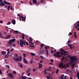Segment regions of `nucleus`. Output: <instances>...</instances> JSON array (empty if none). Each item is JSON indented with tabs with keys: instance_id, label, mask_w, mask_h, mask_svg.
Masks as SVG:
<instances>
[{
	"instance_id": "obj_19",
	"label": "nucleus",
	"mask_w": 79,
	"mask_h": 79,
	"mask_svg": "<svg viewBox=\"0 0 79 79\" xmlns=\"http://www.w3.org/2000/svg\"><path fill=\"white\" fill-rule=\"evenodd\" d=\"M22 79H26V77L25 76H21Z\"/></svg>"
},
{
	"instance_id": "obj_8",
	"label": "nucleus",
	"mask_w": 79,
	"mask_h": 79,
	"mask_svg": "<svg viewBox=\"0 0 79 79\" xmlns=\"http://www.w3.org/2000/svg\"><path fill=\"white\" fill-rule=\"evenodd\" d=\"M12 23L13 25H15L16 24V21L15 19L12 20Z\"/></svg>"
},
{
	"instance_id": "obj_3",
	"label": "nucleus",
	"mask_w": 79,
	"mask_h": 79,
	"mask_svg": "<svg viewBox=\"0 0 79 79\" xmlns=\"http://www.w3.org/2000/svg\"><path fill=\"white\" fill-rule=\"evenodd\" d=\"M19 42V45L21 47H23V45H25V42L23 40H21Z\"/></svg>"
},
{
	"instance_id": "obj_35",
	"label": "nucleus",
	"mask_w": 79,
	"mask_h": 79,
	"mask_svg": "<svg viewBox=\"0 0 79 79\" xmlns=\"http://www.w3.org/2000/svg\"><path fill=\"white\" fill-rule=\"evenodd\" d=\"M48 48H49V46H45V49H48Z\"/></svg>"
},
{
	"instance_id": "obj_42",
	"label": "nucleus",
	"mask_w": 79,
	"mask_h": 79,
	"mask_svg": "<svg viewBox=\"0 0 79 79\" xmlns=\"http://www.w3.org/2000/svg\"><path fill=\"white\" fill-rule=\"evenodd\" d=\"M14 50V48H11L10 50V52H12V51H13Z\"/></svg>"
},
{
	"instance_id": "obj_61",
	"label": "nucleus",
	"mask_w": 79,
	"mask_h": 79,
	"mask_svg": "<svg viewBox=\"0 0 79 79\" xmlns=\"http://www.w3.org/2000/svg\"><path fill=\"white\" fill-rule=\"evenodd\" d=\"M47 69H45L44 70V72H47Z\"/></svg>"
},
{
	"instance_id": "obj_14",
	"label": "nucleus",
	"mask_w": 79,
	"mask_h": 79,
	"mask_svg": "<svg viewBox=\"0 0 79 79\" xmlns=\"http://www.w3.org/2000/svg\"><path fill=\"white\" fill-rule=\"evenodd\" d=\"M23 62L24 63H25L26 64H27V60H26V59L25 58H23Z\"/></svg>"
},
{
	"instance_id": "obj_60",
	"label": "nucleus",
	"mask_w": 79,
	"mask_h": 79,
	"mask_svg": "<svg viewBox=\"0 0 79 79\" xmlns=\"http://www.w3.org/2000/svg\"><path fill=\"white\" fill-rule=\"evenodd\" d=\"M67 73H69V70L68 69V70H67Z\"/></svg>"
},
{
	"instance_id": "obj_33",
	"label": "nucleus",
	"mask_w": 79,
	"mask_h": 79,
	"mask_svg": "<svg viewBox=\"0 0 79 79\" xmlns=\"http://www.w3.org/2000/svg\"><path fill=\"white\" fill-rule=\"evenodd\" d=\"M11 36L10 35H8L7 36H6V39H9Z\"/></svg>"
},
{
	"instance_id": "obj_58",
	"label": "nucleus",
	"mask_w": 79,
	"mask_h": 79,
	"mask_svg": "<svg viewBox=\"0 0 79 79\" xmlns=\"http://www.w3.org/2000/svg\"><path fill=\"white\" fill-rule=\"evenodd\" d=\"M40 63H43V61L42 60H40Z\"/></svg>"
},
{
	"instance_id": "obj_31",
	"label": "nucleus",
	"mask_w": 79,
	"mask_h": 79,
	"mask_svg": "<svg viewBox=\"0 0 79 79\" xmlns=\"http://www.w3.org/2000/svg\"><path fill=\"white\" fill-rule=\"evenodd\" d=\"M65 58V56H63L61 60H64Z\"/></svg>"
},
{
	"instance_id": "obj_41",
	"label": "nucleus",
	"mask_w": 79,
	"mask_h": 79,
	"mask_svg": "<svg viewBox=\"0 0 79 79\" xmlns=\"http://www.w3.org/2000/svg\"><path fill=\"white\" fill-rule=\"evenodd\" d=\"M36 70V69H32V71H33L34 72H35Z\"/></svg>"
},
{
	"instance_id": "obj_38",
	"label": "nucleus",
	"mask_w": 79,
	"mask_h": 79,
	"mask_svg": "<svg viewBox=\"0 0 79 79\" xmlns=\"http://www.w3.org/2000/svg\"><path fill=\"white\" fill-rule=\"evenodd\" d=\"M30 46L32 48H34L35 47V46L34 45H31L30 44Z\"/></svg>"
},
{
	"instance_id": "obj_16",
	"label": "nucleus",
	"mask_w": 79,
	"mask_h": 79,
	"mask_svg": "<svg viewBox=\"0 0 79 79\" xmlns=\"http://www.w3.org/2000/svg\"><path fill=\"white\" fill-rule=\"evenodd\" d=\"M45 52L47 55H48V54H49L48 51V50H47V49H46L45 50Z\"/></svg>"
},
{
	"instance_id": "obj_40",
	"label": "nucleus",
	"mask_w": 79,
	"mask_h": 79,
	"mask_svg": "<svg viewBox=\"0 0 79 79\" xmlns=\"http://www.w3.org/2000/svg\"><path fill=\"white\" fill-rule=\"evenodd\" d=\"M69 47L71 49H73V46L71 45H70Z\"/></svg>"
},
{
	"instance_id": "obj_59",
	"label": "nucleus",
	"mask_w": 79,
	"mask_h": 79,
	"mask_svg": "<svg viewBox=\"0 0 79 79\" xmlns=\"http://www.w3.org/2000/svg\"><path fill=\"white\" fill-rule=\"evenodd\" d=\"M64 53H68V52H67L64 51Z\"/></svg>"
},
{
	"instance_id": "obj_11",
	"label": "nucleus",
	"mask_w": 79,
	"mask_h": 79,
	"mask_svg": "<svg viewBox=\"0 0 79 79\" xmlns=\"http://www.w3.org/2000/svg\"><path fill=\"white\" fill-rule=\"evenodd\" d=\"M1 54L2 55H5L6 54V52L5 51H2Z\"/></svg>"
},
{
	"instance_id": "obj_45",
	"label": "nucleus",
	"mask_w": 79,
	"mask_h": 79,
	"mask_svg": "<svg viewBox=\"0 0 79 79\" xmlns=\"http://www.w3.org/2000/svg\"><path fill=\"white\" fill-rule=\"evenodd\" d=\"M29 43L32 45H34V43L33 42H31V41H29Z\"/></svg>"
},
{
	"instance_id": "obj_5",
	"label": "nucleus",
	"mask_w": 79,
	"mask_h": 79,
	"mask_svg": "<svg viewBox=\"0 0 79 79\" xmlns=\"http://www.w3.org/2000/svg\"><path fill=\"white\" fill-rule=\"evenodd\" d=\"M8 77L10 78H13L14 77L13 74L11 73H8Z\"/></svg>"
},
{
	"instance_id": "obj_49",
	"label": "nucleus",
	"mask_w": 79,
	"mask_h": 79,
	"mask_svg": "<svg viewBox=\"0 0 79 79\" xmlns=\"http://www.w3.org/2000/svg\"><path fill=\"white\" fill-rule=\"evenodd\" d=\"M2 33L0 32V38H2Z\"/></svg>"
},
{
	"instance_id": "obj_25",
	"label": "nucleus",
	"mask_w": 79,
	"mask_h": 79,
	"mask_svg": "<svg viewBox=\"0 0 79 79\" xmlns=\"http://www.w3.org/2000/svg\"><path fill=\"white\" fill-rule=\"evenodd\" d=\"M76 24H77V23H75L74 24V27H75L76 29H77L78 27L77 26H76Z\"/></svg>"
},
{
	"instance_id": "obj_22",
	"label": "nucleus",
	"mask_w": 79,
	"mask_h": 79,
	"mask_svg": "<svg viewBox=\"0 0 79 79\" xmlns=\"http://www.w3.org/2000/svg\"><path fill=\"white\" fill-rule=\"evenodd\" d=\"M44 44H41L40 45V47H41V48H40L41 49L44 46Z\"/></svg>"
},
{
	"instance_id": "obj_52",
	"label": "nucleus",
	"mask_w": 79,
	"mask_h": 79,
	"mask_svg": "<svg viewBox=\"0 0 79 79\" xmlns=\"http://www.w3.org/2000/svg\"><path fill=\"white\" fill-rule=\"evenodd\" d=\"M51 54H53V50H51Z\"/></svg>"
},
{
	"instance_id": "obj_57",
	"label": "nucleus",
	"mask_w": 79,
	"mask_h": 79,
	"mask_svg": "<svg viewBox=\"0 0 79 79\" xmlns=\"http://www.w3.org/2000/svg\"><path fill=\"white\" fill-rule=\"evenodd\" d=\"M64 55L65 56L66 55V54H65L64 53L63 54L62 56H64Z\"/></svg>"
},
{
	"instance_id": "obj_39",
	"label": "nucleus",
	"mask_w": 79,
	"mask_h": 79,
	"mask_svg": "<svg viewBox=\"0 0 79 79\" xmlns=\"http://www.w3.org/2000/svg\"><path fill=\"white\" fill-rule=\"evenodd\" d=\"M47 79H50L51 78V77H50L49 76H47Z\"/></svg>"
},
{
	"instance_id": "obj_43",
	"label": "nucleus",
	"mask_w": 79,
	"mask_h": 79,
	"mask_svg": "<svg viewBox=\"0 0 79 79\" xmlns=\"http://www.w3.org/2000/svg\"><path fill=\"white\" fill-rule=\"evenodd\" d=\"M59 71V69H57L56 70V74H58V73Z\"/></svg>"
},
{
	"instance_id": "obj_28",
	"label": "nucleus",
	"mask_w": 79,
	"mask_h": 79,
	"mask_svg": "<svg viewBox=\"0 0 79 79\" xmlns=\"http://www.w3.org/2000/svg\"><path fill=\"white\" fill-rule=\"evenodd\" d=\"M64 53V51L62 50V51L61 52L60 54L61 55H63Z\"/></svg>"
},
{
	"instance_id": "obj_44",
	"label": "nucleus",
	"mask_w": 79,
	"mask_h": 79,
	"mask_svg": "<svg viewBox=\"0 0 79 79\" xmlns=\"http://www.w3.org/2000/svg\"><path fill=\"white\" fill-rule=\"evenodd\" d=\"M6 67L8 68L9 69V68H10V66L8 65H6Z\"/></svg>"
},
{
	"instance_id": "obj_32",
	"label": "nucleus",
	"mask_w": 79,
	"mask_h": 79,
	"mask_svg": "<svg viewBox=\"0 0 79 79\" xmlns=\"http://www.w3.org/2000/svg\"><path fill=\"white\" fill-rule=\"evenodd\" d=\"M10 6L8 5L7 8V11H9V10H10Z\"/></svg>"
},
{
	"instance_id": "obj_10",
	"label": "nucleus",
	"mask_w": 79,
	"mask_h": 79,
	"mask_svg": "<svg viewBox=\"0 0 79 79\" xmlns=\"http://www.w3.org/2000/svg\"><path fill=\"white\" fill-rule=\"evenodd\" d=\"M13 59L16 61L18 62V58L17 57L13 58Z\"/></svg>"
},
{
	"instance_id": "obj_24",
	"label": "nucleus",
	"mask_w": 79,
	"mask_h": 79,
	"mask_svg": "<svg viewBox=\"0 0 79 79\" xmlns=\"http://www.w3.org/2000/svg\"><path fill=\"white\" fill-rule=\"evenodd\" d=\"M77 79H79V72L77 73Z\"/></svg>"
},
{
	"instance_id": "obj_15",
	"label": "nucleus",
	"mask_w": 79,
	"mask_h": 79,
	"mask_svg": "<svg viewBox=\"0 0 79 79\" xmlns=\"http://www.w3.org/2000/svg\"><path fill=\"white\" fill-rule=\"evenodd\" d=\"M11 32H14V31L15 32V33L16 34H17V33L18 32V31H14V30H11L10 31Z\"/></svg>"
},
{
	"instance_id": "obj_29",
	"label": "nucleus",
	"mask_w": 79,
	"mask_h": 79,
	"mask_svg": "<svg viewBox=\"0 0 79 79\" xmlns=\"http://www.w3.org/2000/svg\"><path fill=\"white\" fill-rule=\"evenodd\" d=\"M33 59H31V60H30V63L31 64H32V63H33Z\"/></svg>"
},
{
	"instance_id": "obj_34",
	"label": "nucleus",
	"mask_w": 79,
	"mask_h": 79,
	"mask_svg": "<svg viewBox=\"0 0 79 79\" xmlns=\"http://www.w3.org/2000/svg\"><path fill=\"white\" fill-rule=\"evenodd\" d=\"M29 39L30 40V41L32 42V38H31V37H30L29 38Z\"/></svg>"
},
{
	"instance_id": "obj_26",
	"label": "nucleus",
	"mask_w": 79,
	"mask_h": 79,
	"mask_svg": "<svg viewBox=\"0 0 79 79\" xmlns=\"http://www.w3.org/2000/svg\"><path fill=\"white\" fill-rule=\"evenodd\" d=\"M9 56V55H8L7 54H6V55H5V58H8V57Z\"/></svg>"
},
{
	"instance_id": "obj_9",
	"label": "nucleus",
	"mask_w": 79,
	"mask_h": 79,
	"mask_svg": "<svg viewBox=\"0 0 79 79\" xmlns=\"http://www.w3.org/2000/svg\"><path fill=\"white\" fill-rule=\"evenodd\" d=\"M4 3H5V4L6 5H11L10 3L9 2H7L6 1H4Z\"/></svg>"
},
{
	"instance_id": "obj_37",
	"label": "nucleus",
	"mask_w": 79,
	"mask_h": 79,
	"mask_svg": "<svg viewBox=\"0 0 79 79\" xmlns=\"http://www.w3.org/2000/svg\"><path fill=\"white\" fill-rule=\"evenodd\" d=\"M12 46L15 47L16 46V44H12Z\"/></svg>"
},
{
	"instance_id": "obj_18",
	"label": "nucleus",
	"mask_w": 79,
	"mask_h": 79,
	"mask_svg": "<svg viewBox=\"0 0 79 79\" xmlns=\"http://www.w3.org/2000/svg\"><path fill=\"white\" fill-rule=\"evenodd\" d=\"M32 2L34 4H35V3H37L36 0H33Z\"/></svg>"
},
{
	"instance_id": "obj_53",
	"label": "nucleus",
	"mask_w": 79,
	"mask_h": 79,
	"mask_svg": "<svg viewBox=\"0 0 79 79\" xmlns=\"http://www.w3.org/2000/svg\"><path fill=\"white\" fill-rule=\"evenodd\" d=\"M7 51L8 52H10V49L9 48H8L7 50Z\"/></svg>"
},
{
	"instance_id": "obj_48",
	"label": "nucleus",
	"mask_w": 79,
	"mask_h": 79,
	"mask_svg": "<svg viewBox=\"0 0 79 79\" xmlns=\"http://www.w3.org/2000/svg\"><path fill=\"white\" fill-rule=\"evenodd\" d=\"M10 10H13L12 6L11 5L10 7Z\"/></svg>"
},
{
	"instance_id": "obj_47",
	"label": "nucleus",
	"mask_w": 79,
	"mask_h": 79,
	"mask_svg": "<svg viewBox=\"0 0 79 79\" xmlns=\"http://www.w3.org/2000/svg\"><path fill=\"white\" fill-rule=\"evenodd\" d=\"M30 72V70L29 69H28V70L27 71V73H29Z\"/></svg>"
},
{
	"instance_id": "obj_56",
	"label": "nucleus",
	"mask_w": 79,
	"mask_h": 79,
	"mask_svg": "<svg viewBox=\"0 0 79 79\" xmlns=\"http://www.w3.org/2000/svg\"><path fill=\"white\" fill-rule=\"evenodd\" d=\"M60 50L61 51V52H62V51H64V50H63V49H62V48H60Z\"/></svg>"
},
{
	"instance_id": "obj_54",
	"label": "nucleus",
	"mask_w": 79,
	"mask_h": 79,
	"mask_svg": "<svg viewBox=\"0 0 79 79\" xmlns=\"http://www.w3.org/2000/svg\"><path fill=\"white\" fill-rule=\"evenodd\" d=\"M50 61H51V62H54L53 60V59H51Z\"/></svg>"
},
{
	"instance_id": "obj_62",
	"label": "nucleus",
	"mask_w": 79,
	"mask_h": 79,
	"mask_svg": "<svg viewBox=\"0 0 79 79\" xmlns=\"http://www.w3.org/2000/svg\"><path fill=\"white\" fill-rule=\"evenodd\" d=\"M0 23H1V24H2V23H3V21H2V20H1V21H0Z\"/></svg>"
},
{
	"instance_id": "obj_21",
	"label": "nucleus",
	"mask_w": 79,
	"mask_h": 79,
	"mask_svg": "<svg viewBox=\"0 0 79 79\" xmlns=\"http://www.w3.org/2000/svg\"><path fill=\"white\" fill-rule=\"evenodd\" d=\"M26 16L24 17L22 19V20L23 21H24L26 19Z\"/></svg>"
},
{
	"instance_id": "obj_63",
	"label": "nucleus",
	"mask_w": 79,
	"mask_h": 79,
	"mask_svg": "<svg viewBox=\"0 0 79 79\" xmlns=\"http://www.w3.org/2000/svg\"><path fill=\"white\" fill-rule=\"evenodd\" d=\"M26 44L27 45H29V43H28L27 42H26Z\"/></svg>"
},
{
	"instance_id": "obj_2",
	"label": "nucleus",
	"mask_w": 79,
	"mask_h": 79,
	"mask_svg": "<svg viewBox=\"0 0 79 79\" xmlns=\"http://www.w3.org/2000/svg\"><path fill=\"white\" fill-rule=\"evenodd\" d=\"M66 64H64V63L61 62L60 64L59 67L61 68H65V69H66Z\"/></svg>"
},
{
	"instance_id": "obj_13",
	"label": "nucleus",
	"mask_w": 79,
	"mask_h": 79,
	"mask_svg": "<svg viewBox=\"0 0 79 79\" xmlns=\"http://www.w3.org/2000/svg\"><path fill=\"white\" fill-rule=\"evenodd\" d=\"M5 4L3 2H2L1 3H0V6H5Z\"/></svg>"
},
{
	"instance_id": "obj_20",
	"label": "nucleus",
	"mask_w": 79,
	"mask_h": 79,
	"mask_svg": "<svg viewBox=\"0 0 79 79\" xmlns=\"http://www.w3.org/2000/svg\"><path fill=\"white\" fill-rule=\"evenodd\" d=\"M75 67V65L74 64H73L72 65V69H74V68Z\"/></svg>"
},
{
	"instance_id": "obj_30",
	"label": "nucleus",
	"mask_w": 79,
	"mask_h": 79,
	"mask_svg": "<svg viewBox=\"0 0 79 79\" xmlns=\"http://www.w3.org/2000/svg\"><path fill=\"white\" fill-rule=\"evenodd\" d=\"M12 73H13L14 74H16V72L14 70L12 72Z\"/></svg>"
},
{
	"instance_id": "obj_51",
	"label": "nucleus",
	"mask_w": 79,
	"mask_h": 79,
	"mask_svg": "<svg viewBox=\"0 0 79 79\" xmlns=\"http://www.w3.org/2000/svg\"><path fill=\"white\" fill-rule=\"evenodd\" d=\"M26 54L25 53H23V57H26Z\"/></svg>"
},
{
	"instance_id": "obj_23",
	"label": "nucleus",
	"mask_w": 79,
	"mask_h": 79,
	"mask_svg": "<svg viewBox=\"0 0 79 79\" xmlns=\"http://www.w3.org/2000/svg\"><path fill=\"white\" fill-rule=\"evenodd\" d=\"M30 54L31 55H32V56H35V53H33L31 52L30 53Z\"/></svg>"
},
{
	"instance_id": "obj_17",
	"label": "nucleus",
	"mask_w": 79,
	"mask_h": 79,
	"mask_svg": "<svg viewBox=\"0 0 79 79\" xmlns=\"http://www.w3.org/2000/svg\"><path fill=\"white\" fill-rule=\"evenodd\" d=\"M22 60V56H20L18 59V61H21Z\"/></svg>"
},
{
	"instance_id": "obj_64",
	"label": "nucleus",
	"mask_w": 79,
	"mask_h": 79,
	"mask_svg": "<svg viewBox=\"0 0 79 79\" xmlns=\"http://www.w3.org/2000/svg\"><path fill=\"white\" fill-rule=\"evenodd\" d=\"M56 51H57L55 49V50H54V52L55 53L56 52Z\"/></svg>"
},
{
	"instance_id": "obj_27",
	"label": "nucleus",
	"mask_w": 79,
	"mask_h": 79,
	"mask_svg": "<svg viewBox=\"0 0 79 79\" xmlns=\"http://www.w3.org/2000/svg\"><path fill=\"white\" fill-rule=\"evenodd\" d=\"M64 74L62 75L61 77V79H64Z\"/></svg>"
},
{
	"instance_id": "obj_1",
	"label": "nucleus",
	"mask_w": 79,
	"mask_h": 79,
	"mask_svg": "<svg viewBox=\"0 0 79 79\" xmlns=\"http://www.w3.org/2000/svg\"><path fill=\"white\" fill-rule=\"evenodd\" d=\"M69 58L71 60V61L72 62H74V61H76V60H77V57L75 56H73V57L72 56H70Z\"/></svg>"
},
{
	"instance_id": "obj_55",
	"label": "nucleus",
	"mask_w": 79,
	"mask_h": 79,
	"mask_svg": "<svg viewBox=\"0 0 79 79\" xmlns=\"http://www.w3.org/2000/svg\"><path fill=\"white\" fill-rule=\"evenodd\" d=\"M70 42H71V41H70V40H69L68 41V44H69Z\"/></svg>"
},
{
	"instance_id": "obj_50",
	"label": "nucleus",
	"mask_w": 79,
	"mask_h": 79,
	"mask_svg": "<svg viewBox=\"0 0 79 79\" xmlns=\"http://www.w3.org/2000/svg\"><path fill=\"white\" fill-rule=\"evenodd\" d=\"M11 23L10 22H8L7 24V25H10Z\"/></svg>"
},
{
	"instance_id": "obj_46",
	"label": "nucleus",
	"mask_w": 79,
	"mask_h": 79,
	"mask_svg": "<svg viewBox=\"0 0 79 79\" xmlns=\"http://www.w3.org/2000/svg\"><path fill=\"white\" fill-rule=\"evenodd\" d=\"M56 54L59 55L60 54V53L59 52H56Z\"/></svg>"
},
{
	"instance_id": "obj_4",
	"label": "nucleus",
	"mask_w": 79,
	"mask_h": 79,
	"mask_svg": "<svg viewBox=\"0 0 79 79\" xmlns=\"http://www.w3.org/2000/svg\"><path fill=\"white\" fill-rule=\"evenodd\" d=\"M15 40H16L15 39H13L12 40H10L9 41V42L8 43V44L9 45H10L13 42H15Z\"/></svg>"
},
{
	"instance_id": "obj_6",
	"label": "nucleus",
	"mask_w": 79,
	"mask_h": 79,
	"mask_svg": "<svg viewBox=\"0 0 79 79\" xmlns=\"http://www.w3.org/2000/svg\"><path fill=\"white\" fill-rule=\"evenodd\" d=\"M18 65L20 68H23V64H22L21 63L19 62L18 63Z\"/></svg>"
},
{
	"instance_id": "obj_7",
	"label": "nucleus",
	"mask_w": 79,
	"mask_h": 79,
	"mask_svg": "<svg viewBox=\"0 0 79 79\" xmlns=\"http://www.w3.org/2000/svg\"><path fill=\"white\" fill-rule=\"evenodd\" d=\"M38 64H39V69H40L42 67V64L40 63H38Z\"/></svg>"
},
{
	"instance_id": "obj_36",
	"label": "nucleus",
	"mask_w": 79,
	"mask_h": 79,
	"mask_svg": "<svg viewBox=\"0 0 79 79\" xmlns=\"http://www.w3.org/2000/svg\"><path fill=\"white\" fill-rule=\"evenodd\" d=\"M22 39L24 40L25 39V38H24V35H22Z\"/></svg>"
},
{
	"instance_id": "obj_12",
	"label": "nucleus",
	"mask_w": 79,
	"mask_h": 79,
	"mask_svg": "<svg viewBox=\"0 0 79 79\" xmlns=\"http://www.w3.org/2000/svg\"><path fill=\"white\" fill-rule=\"evenodd\" d=\"M54 56L56 57H58L60 58L61 57V56L60 55H58L57 56H56V53H55L54 54Z\"/></svg>"
}]
</instances>
